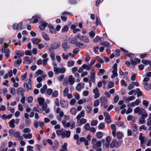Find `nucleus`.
Masks as SVG:
<instances>
[{"label": "nucleus", "mask_w": 151, "mask_h": 151, "mask_svg": "<svg viewBox=\"0 0 151 151\" xmlns=\"http://www.w3.org/2000/svg\"><path fill=\"white\" fill-rule=\"evenodd\" d=\"M81 40L86 43H88L89 42V40L87 37L85 36H83L81 37Z\"/></svg>", "instance_id": "24"}, {"label": "nucleus", "mask_w": 151, "mask_h": 151, "mask_svg": "<svg viewBox=\"0 0 151 151\" xmlns=\"http://www.w3.org/2000/svg\"><path fill=\"white\" fill-rule=\"evenodd\" d=\"M52 90L51 88H49L47 91V93L49 95H51L52 94Z\"/></svg>", "instance_id": "58"}, {"label": "nucleus", "mask_w": 151, "mask_h": 151, "mask_svg": "<svg viewBox=\"0 0 151 151\" xmlns=\"http://www.w3.org/2000/svg\"><path fill=\"white\" fill-rule=\"evenodd\" d=\"M46 76V74H43L41 77H38L37 78V80L39 83H40L42 82L43 80L45 79Z\"/></svg>", "instance_id": "23"}, {"label": "nucleus", "mask_w": 151, "mask_h": 151, "mask_svg": "<svg viewBox=\"0 0 151 151\" xmlns=\"http://www.w3.org/2000/svg\"><path fill=\"white\" fill-rule=\"evenodd\" d=\"M91 80L93 83H95V72L94 70H92L90 73Z\"/></svg>", "instance_id": "10"}, {"label": "nucleus", "mask_w": 151, "mask_h": 151, "mask_svg": "<svg viewBox=\"0 0 151 151\" xmlns=\"http://www.w3.org/2000/svg\"><path fill=\"white\" fill-rule=\"evenodd\" d=\"M130 62L133 66H135L137 64V63H140V60L138 58H136L134 59H131Z\"/></svg>", "instance_id": "14"}, {"label": "nucleus", "mask_w": 151, "mask_h": 151, "mask_svg": "<svg viewBox=\"0 0 151 151\" xmlns=\"http://www.w3.org/2000/svg\"><path fill=\"white\" fill-rule=\"evenodd\" d=\"M84 127L85 129L87 130H89L90 128V124L88 123L84 125Z\"/></svg>", "instance_id": "51"}, {"label": "nucleus", "mask_w": 151, "mask_h": 151, "mask_svg": "<svg viewBox=\"0 0 151 151\" xmlns=\"http://www.w3.org/2000/svg\"><path fill=\"white\" fill-rule=\"evenodd\" d=\"M99 90L97 87L93 90V93L95 94L94 97L95 99H97L98 98L100 95V94L99 92Z\"/></svg>", "instance_id": "18"}, {"label": "nucleus", "mask_w": 151, "mask_h": 151, "mask_svg": "<svg viewBox=\"0 0 151 151\" xmlns=\"http://www.w3.org/2000/svg\"><path fill=\"white\" fill-rule=\"evenodd\" d=\"M24 89L21 88H19L17 91V93L19 95H21L22 96H24Z\"/></svg>", "instance_id": "21"}, {"label": "nucleus", "mask_w": 151, "mask_h": 151, "mask_svg": "<svg viewBox=\"0 0 151 151\" xmlns=\"http://www.w3.org/2000/svg\"><path fill=\"white\" fill-rule=\"evenodd\" d=\"M139 103V101L138 99H136L134 102H132L130 106L134 107L138 105Z\"/></svg>", "instance_id": "29"}, {"label": "nucleus", "mask_w": 151, "mask_h": 151, "mask_svg": "<svg viewBox=\"0 0 151 151\" xmlns=\"http://www.w3.org/2000/svg\"><path fill=\"white\" fill-rule=\"evenodd\" d=\"M120 145H119V143L117 142L116 140L115 139H114L111 142L110 146L111 148H113L114 147H118Z\"/></svg>", "instance_id": "9"}, {"label": "nucleus", "mask_w": 151, "mask_h": 151, "mask_svg": "<svg viewBox=\"0 0 151 151\" xmlns=\"http://www.w3.org/2000/svg\"><path fill=\"white\" fill-rule=\"evenodd\" d=\"M31 132V130L28 128H26L23 130V132L24 133H29Z\"/></svg>", "instance_id": "59"}, {"label": "nucleus", "mask_w": 151, "mask_h": 151, "mask_svg": "<svg viewBox=\"0 0 151 151\" xmlns=\"http://www.w3.org/2000/svg\"><path fill=\"white\" fill-rule=\"evenodd\" d=\"M112 69H113L112 71L113 74L111 76V78H114L115 77L117 76L118 74L117 73V65L116 63L114 64L113 67Z\"/></svg>", "instance_id": "5"}, {"label": "nucleus", "mask_w": 151, "mask_h": 151, "mask_svg": "<svg viewBox=\"0 0 151 151\" xmlns=\"http://www.w3.org/2000/svg\"><path fill=\"white\" fill-rule=\"evenodd\" d=\"M71 132L69 131H67L63 129L62 133V138H64L65 137L69 138L70 136Z\"/></svg>", "instance_id": "7"}, {"label": "nucleus", "mask_w": 151, "mask_h": 151, "mask_svg": "<svg viewBox=\"0 0 151 151\" xmlns=\"http://www.w3.org/2000/svg\"><path fill=\"white\" fill-rule=\"evenodd\" d=\"M31 41L34 44L37 45L40 42V40L36 38H33L32 39Z\"/></svg>", "instance_id": "30"}, {"label": "nucleus", "mask_w": 151, "mask_h": 151, "mask_svg": "<svg viewBox=\"0 0 151 151\" xmlns=\"http://www.w3.org/2000/svg\"><path fill=\"white\" fill-rule=\"evenodd\" d=\"M68 82L70 85H73L75 82V79L72 75H70L68 77Z\"/></svg>", "instance_id": "15"}, {"label": "nucleus", "mask_w": 151, "mask_h": 151, "mask_svg": "<svg viewBox=\"0 0 151 151\" xmlns=\"http://www.w3.org/2000/svg\"><path fill=\"white\" fill-rule=\"evenodd\" d=\"M54 144V145L52 146V148L53 150H56L59 146L58 143L56 140H55Z\"/></svg>", "instance_id": "32"}, {"label": "nucleus", "mask_w": 151, "mask_h": 151, "mask_svg": "<svg viewBox=\"0 0 151 151\" xmlns=\"http://www.w3.org/2000/svg\"><path fill=\"white\" fill-rule=\"evenodd\" d=\"M142 110L139 114L141 115V117L145 119L147 117L148 114L145 109Z\"/></svg>", "instance_id": "20"}, {"label": "nucleus", "mask_w": 151, "mask_h": 151, "mask_svg": "<svg viewBox=\"0 0 151 151\" xmlns=\"http://www.w3.org/2000/svg\"><path fill=\"white\" fill-rule=\"evenodd\" d=\"M100 44L101 45H104V46H106L107 47H109V43L105 42H101L100 43Z\"/></svg>", "instance_id": "45"}, {"label": "nucleus", "mask_w": 151, "mask_h": 151, "mask_svg": "<svg viewBox=\"0 0 151 151\" xmlns=\"http://www.w3.org/2000/svg\"><path fill=\"white\" fill-rule=\"evenodd\" d=\"M104 116L105 117V122L107 123H110L111 122V117L109 113L107 112H104Z\"/></svg>", "instance_id": "6"}, {"label": "nucleus", "mask_w": 151, "mask_h": 151, "mask_svg": "<svg viewBox=\"0 0 151 151\" xmlns=\"http://www.w3.org/2000/svg\"><path fill=\"white\" fill-rule=\"evenodd\" d=\"M86 111L88 113H90L92 111V109L89 105L87 106L85 108Z\"/></svg>", "instance_id": "38"}, {"label": "nucleus", "mask_w": 151, "mask_h": 151, "mask_svg": "<svg viewBox=\"0 0 151 151\" xmlns=\"http://www.w3.org/2000/svg\"><path fill=\"white\" fill-rule=\"evenodd\" d=\"M27 151H33L32 150L33 147L32 146L30 145H28L27 147Z\"/></svg>", "instance_id": "56"}, {"label": "nucleus", "mask_w": 151, "mask_h": 151, "mask_svg": "<svg viewBox=\"0 0 151 151\" xmlns=\"http://www.w3.org/2000/svg\"><path fill=\"white\" fill-rule=\"evenodd\" d=\"M105 72V71L103 69H100L99 72L97 74V75L98 76L102 75H103V73H104Z\"/></svg>", "instance_id": "43"}, {"label": "nucleus", "mask_w": 151, "mask_h": 151, "mask_svg": "<svg viewBox=\"0 0 151 151\" xmlns=\"http://www.w3.org/2000/svg\"><path fill=\"white\" fill-rule=\"evenodd\" d=\"M86 122V120L84 118H82L80 120V123L81 124H84Z\"/></svg>", "instance_id": "55"}, {"label": "nucleus", "mask_w": 151, "mask_h": 151, "mask_svg": "<svg viewBox=\"0 0 151 151\" xmlns=\"http://www.w3.org/2000/svg\"><path fill=\"white\" fill-rule=\"evenodd\" d=\"M145 119L141 117L139 119V123L140 124H142L144 123L145 122Z\"/></svg>", "instance_id": "49"}, {"label": "nucleus", "mask_w": 151, "mask_h": 151, "mask_svg": "<svg viewBox=\"0 0 151 151\" xmlns=\"http://www.w3.org/2000/svg\"><path fill=\"white\" fill-rule=\"evenodd\" d=\"M76 46L78 47L84 48L86 46L83 43L81 42H77L76 43Z\"/></svg>", "instance_id": "25"}, {"label": "nucleus", "mask_w": 151, "mask_h": 151, "mask_svg": "<svg viewBox=\"0 0 151 151\" xmlns=\"http://www.w3.org/2000/svg\"><path fill=\"white\" fill-rule=\"evenodd\" d=\"M66 69L64 67L61 68H57V65L56 64L53 65V70L55 75H58L60 73H64L66 71Z\"/></svg>", "instance_id": "2"}, {"label": "nucleus", "mask_w": 151, "mask_h": 151, "mask_svg": "<svg viewBox=\"0 0 151 151\" xmlns=\"http://www.w3.org/2000/svg\"><path fill=\"white\" fill-rule=\"evenodd\" d=\"M42 36L43 38L46 40L49 41L50 40V38L48 37L47 34L44 32L42 33Z\"/></svg>", "instance_id": "36"}, {"label": "nucleus", "mask_w": 151, "mask_h": 151, "mask_svg": "<svg viewBox=\"0 0 151 151\" xmlns=\"http://www.w3.org/2000/svg\"><path fill=\"white\" fill-rule=\"evenodd\" d=\"M148 102L146 100H144L142 101L143 104L147 107L148 106Z\"/></svg>", "instance_id": "64"}, {"label": "nucleus", "mask_w": 151, "mask_h": 151, "mask_svg": "<svg viewBox=\"0 0 151 151\" xmlns=\"http://www.w3.org/2000/svg\"><path fill=\"white\" fill-rule=\"evenodd\" d=\"M114 86V83L112 81H111L109 83V84L108 85V87L109 88H111L113 87Z\"/></svg>", "instance_id": "61"}, {"label": "nucleus", "mask_w": 151, "mask_h": 151, "mask_svg": "<svg viewBox=\"0 0 151 151\" xmlns=\"http://www.w3.org/2000/svg\"><path fill=\"white\" fill-rule=\"evenodd\" d=\"M74 64V61H69L67 63V66L68 67H71L73 66Z\"/></svg>", "instance_id": "42"}, {"label": "nucleus", "mask_w": 151, "mask_h": 151, "mask_svg": "<svg viewBox=\"0 0 151 151\" xmlns=\"http://www.w3.org/2000/svg\"><path fill=\"white\" fill-rule=\"evenodd\" d=\"M99 101L98 100H96L94 101L93 105L94 107H96L98 106L99 105Z\"/></svg>", "instance_id": "53"}, {"label": "nucleus", "mask_w": 151, "mask_h": 151, "mask_svg": "<svg viewBox=\"0 0 151 151\" xmlns=\"http://www.w3.org/2000/svg\"><path fill=\"white\" fill-rule=\"evenodd\" d=\"M100 101L102 106H104V107L107 108L108 106L107 105V99L104 97H101L99 99Z\"/></svg>", "instance_id": "8"}, {"label": "nucleus", "mask_w": 151, "mask_h": 151, "mask_svg": "<svg viewBox=\"0 0 151 151\" xmlns=\"http://www.w3.org/2000/svg\"><path fill=\"white\" fill-rule=\"evenodd\" d=\"M37 101L40 105L44 104V99L43 98L40 97L37 99Z\"/></svg>", "instance_id": "34"}, {"label": "nucleus", "mask_w": 151, "mask_h": 151, "mask_svg": "<svg viewBox=\"0 0 151 151\" xmlns=\"http://www.w3.org/2000/svg\"><path fill=\"white\" fill-rule=\"evenodd\" d=\"M67 143L66 142L64 143V144L62 145V149H61L60 150H67Z\"/></svg>", "instance_id": "46"}, {"label": "nucleus", "mask_w": 151, "mask_h": 151, "mask_svg": "<svg viewBox=\"0 0 151 151\" xmlns=\"http://www.w3.org/2000/svg\"><path fill=\"white\" fill-rule=\"evenodd\" d=\"M70 111L71 114H72L76 115V109L74 107L71 108L70 110Z\"/></svg>", "instance_id": "41"}, {"label": "nucleus", "mask_w": 151, "mask_h": 151, "mask_svg": "<svg viewBox=\"0 0 151 151\" xmlns=\"http://www.w3.org/2000/svg\"><path fill=\"white\" fill-rule=\"evenodd\" d=\"M98 123V122L96 120H92L91 123V125L93 126H95L97 125Z\"/></svg>", "instance_id": "44"}, {"label": "nucleus", "mask_w": 151, "mask_h": 151, "mask_svg": "<svg viewBox=\"0 0 151 151\" xmlns=\"http://www.w3.org/2000/svg\"><path fill=\"white\" fill-rule=\"evenodd\" d=\"M93 148L96 151H101L102 149L100 148L101 146V141H97L95 138H93L91 141Z\"/></svg>", "instance_id": "1"}, {"label": "nucleus", "mask_w": 151, "mask_h": 151, "mask_svg": "<svg viewBox=\"0 0 151 151\" xmlns=\"http://www.w3.org/2000/svg\"><path fill=\"white\" fill-rule=\"evenodd\" d=\"M63 131V129H62L61 130H57L56 131V134L58 135H61L62 136V133Z\"/></svg>", "instance_id": "63"}, {"label": "nucleus", "mask_w": 151, "mask_h": 151, "mask_svg": "<svg viewBox=\"0 0 151 151\" xmlns=\"http://www.w3.org/2000/svg\"><path fill=\"white\" fill-rule=\"evenodd\" d=\"M142 133H140L139 134V139L140 141V145L142 146V144L144 143L145 141V137H143Z\"/></svg>", "instance_id": "17"}, {"label": "nucleus", "mask_w": 151, "mask_h": 151, "mask_svg": "<svg viewBox=\"0 0 151 151\" xmlns=\"http://www.w3.org/2000/svg\"><path fill=\"white\" fill-rule=\"evenodd\" d=\"M103 133L101 132H99L96 133V136L99 139L103 137Z\"/></svg>", "instance_id": "40"}, {"label": "nucleus", "mask_w": 151, "mask_h": 151, "mask_svg": "<svg viewBox=\"0 0 151 151\" xmlns=\"http://www.w3.org/2000/svg\"><path fill=\"white\" fill-rule=\"evenodd\" d=\"M105 127V125L103 123H101L99 124L98 127L100 129H103Z\"/></svg>", "instance_id": "60"}, {"label": "nucleus", "mask_w": 151, "mask_h": 151, "mask_svg": "<svg viewBox=\"0 0 151 151\" xmlns=\"http://www.w3.org/2000/svg\"><path fill=\"white\" fill-rule=\"evenodd\" d=\"M144 109L142 108H140L139 107H137L134 110V112L135 113H139V114L141 112V111Z\"/></svg>", "instance_id": "27"}, {"label": "nucleus", "mask_w": 151, "mask_h": 151, "mask_svg": "<svg viewBox=\"0 0 151 151\" xmlns=\"http://www.w3.org/2000/svg\"><path fill=\"white\" fill-rule=\"evenodd\" d=\"M103 40L104 39L103 38H100L99 37L97 36L94 38L93 40V42H99L101 40Z\"/></svg>", "instance_id": "37"}, {"label": "nucleus", "mask_w": 151, "mask_h": 151, "mask_svg": "<svg viewBox=\"0 0 151 151\" xmlns=\"http://www.w3.org/2000/svg\"><path fill=\"white\" fill-rule=\"evenodd\" d=\"M143 84L145 85L144 88L145 89L149 90L151 88V83L148 84L146 82H144Z\"/></svg>", "instance_id": "31"}, {"label": "nucleus", "mask_w": 151, "mask_h": 151, "mask_svg": "<svg viewBox=\"0 0 151 151\" xmlns=\"http://www.w3.org/2000/svg\"><path fill=\"white\" fill-rule=\"evenodd\" d=\"M68 88H66L63 91V95L65 96H66L67 94H68Z\"/></svg>", "instance_id": "48"}, {"label": "nucleus", "mask_w": 151, "mask_h": 151, "mask_svg": "<svg viewBox=\"0 0 151 151\" xmlns=\"http://www.w3.org/2000/svg\"><path fill=\"white\" fill-rule=\"evenodd\" d=\"M63 127L65 128L69 127L70 126V129H72L75 127V122L73 121L70 122H66L65 121L63 120L62 121Z\"/></svg>", "instance_id": "3"}, {"label": "nucleus", "mask_w": 151, "mask_h": 151, "mask_svg": "<svg viewBox=\"0 0 151 151\" xmlns=\"http://www.w3.org/2000/svg\"><path fill=\"white\" fill-rule=\"evenodd\" d=\"M68 28L67 26L65 25L62 29V32H67L68 30Z\"/></svg>", "instance_id": "47"}, {"label": "nucleus", "mask_w": 151, "mask_h": 151, "mask_svg": "<svg viewBox=\"0 0 151 151\" xmlns=\"http://www.w3.org/2000/svg\"><path fill=\"white\" fill-rule=\"evenodd\" d=\"M60 104L62 107L64 108L66 106V103L65 101L62 100L60 101Z\"/></svg>", "instance_id": "57"}, {"label": "nucleus", "mask_w": 151, "mask_h": 151, "mask_svg": "<svg viewBox=\"0 0 151 151\" xmlns=\"http://www.w3.org/2000/svg\"><path fill=\"white\" fill-rule=\"evenodd\" d=\"M85 115V111L84 110H82L81 112L76 116V118L78 121L81 118L84 117Z\"/></svg>", "instance_id": "16"}, {"label": "nucleus", "mask_w": 151, "mask_h": 151, "mask_svg": "<svg viewBox=\"0 0 151 151\" xmlns=\"http://www.w3.org/2000/svg\"><path fill=\"white\" fill-rule=\"evenodd\" d=\"M48 27L49 28V31L51 33L54 34L56 33V30H55L53 26L52 25L49 24L48 26Z\"/></svg>", "instance_id": "22"}, {"label": "nucleus", "mask_w": 151, "mask_h": 151, "mask_svg": "<svg viewBox=\"0 0 151 151\" xmlns=\"http://www.w3.org/2000/svg\"><path fill=\"white\" fill-rule=\"evenodd\" d=\"M81 86L82 85L81 83H78L76 87V89L78 91H81Z\"/></svg>", "instance_id": "50"}, {"label": "nucleus", "mask_w": 151, "mask_h": 151, "mask_svg": "<svg viewBox=\"0 0 151 151\" xmlns=\"http://www.w3.org/2000/svg\"><path fill=\"white\" fill-rule=\"evenodd\" d=\"M48 75L50 78L52 77L54 75V73L52 71H50L48 73Z\"/></svg>", "instance_id": "62"}, {"label": "nucleus", "mask_w": 151, "mask_h": 151, "mask_svg": "<svg viewBox=\"0 0 151 151\" xmlns=\"http://www.w3.org/2000/svg\"><path fill=\"white\" fill-rule=\"evenodd\" d=\"M43 72L42 70L40 69H39L37 71L36 73H35V76L36 77H37L39 76V75H40L42 74H43Z\"/></svg>", "instance_id": "39"}, {"label": "nucleus", "mask_w": 151, "mask_h": 151, "mask_svg": "<svg viewBox=\"0 0 151 151\" xmlns=\"http://www.w3.org/2000/svg\"><path fill=\"white\" fill-rule=\"evenodd\" d=\"M91 66L90 65H88L86 64H83L81 67H80L78 70V72L79 73H82L83 70H89L91 68Z\"/></svg>", "instance_id": "4"}, {"label": "nucleus", "mask_w": 151, "mask_h": 151, "mask_svg": "<svg viewBox=\"0 0 151 151\" xmlns=\"http://www.w3.org/2000/svg\"><path fill=\"white\" fill-rule=\"evenodd\" d=\"M61 47L63 49L64 51H66L69 48L67 41H64L62 43Z\"/></svg>", "instance_id": "12"}, {"label": "nucleus", "mask_w": 151, "mask_h": 151, "mask_svg": "<svg viewBox=\"0 0 151 151\" xmlns=\"http://www.w3.org/2000/svg\"><path fill=\"white\" fill-rule=\"evenodd\" d=\"M15 120L14 119H12L9 122V125L10 127L12 128H14L15 127L14 124Z\"/></svg>", "instance_id": "33"}, {"label": "nucleus", "mask_w": 151, "mask_h": 151, "mask_svg": "<svg viewBox=\"0 0 151 151\" xmlns=\"http://www.w3.org/2000/svg\"><path fill=\"white\" fill-rule=\"evenodd\" d=\"M47 25L48 24L47 23L43 22L40 23V25L39 26V28L40 29L44 30Z\"/></svg>", "instance_id": "19"}, {"label": "nucleus", "mask_w": 151, "mask_h": 151, "mask_svg": "<svg viewBox=\"0 0 151 151\" xmlns=\"http://www.w3.org/2000/svg\"><path fill=\"white\" fill-rule=\"evenodd\" d=\"M86 139L84 137H81L79 140L77 141V143L78 145H80L81 142H84L86 141Z\"/></svg>", "instance_id": "35"}, {"label": "nucleus", "mask_w": 151, "mask_h": 151, "mask_svg": "<svg viewBox=\"0 0 151 151\" xmlns=\"http://www.w3.org/2000/svg\"><path fill=\"white\" fill-rule=\"evenodd\" d=\"M31 80L30 79H29V82L27 83H25L24 85V88L29 91V89H31V85L30 83Z\"/></svg>", "instance_id": "11"}, {"label": "nucleus", "mask_w": 151, "mask_h": 151, "mask_svg": "<svg viewBox=\"0 0 151 151\" xmlns=\"http://www.w3.org/2000/svg\"><path fill=\"white\" fill-rule=\"evenodd\" d=\"M65 76L63 74H61L58 77V79L59 81H62L64 78Z\"/></svg>", "instance_id": "54"}, {"label": "nucleus", "mask_w": 151, "mask_h": 151, "mask_svg": "<svg viewBox=\"0 0 151 151\" xmlns=\"http://www.w3.org/2000/svg\"><path fill=\"white\" fill-rule=\"evenodd\" d=\"M22 136L26 139H30L32 138V134L30 133H28L27 134H23Z\"/></svg>", "instance_id": "26"}, {"label": "nucleus", "mask_w": 151, "mask_h": 151, "mask_svg": "<svg viewBox=\"0 0 151 151\" xmlns=\"http://www.w3.org/2000/svg\"><path fill=\"white\" fill-rule=\"evenodd\" d=\"M77 42V39L75 38H73L70 40V43L73 44Z\"/></svg>", "instance_id": "52"}, {"label": "nucleus", "mask_w": 151, "mask_h": 151, "mask_svg": "<svg viewBox=\"0 0 151 151\" xmlns=\"http://www.w3.org/2000/svg\"><path fill=\"white\" fill-rule=\"evenodd\" d=\"M32 18L34 19L33 22V23H35L37 22L38 19H40L41 17L39 15H37L35 16H33L32 17Z\"/></svg>", "instance_id": "28"}, {"label": "nucleus", "mask_w": 151, "mask_h": 151, "mask_svg": "<svg viewBox=\"0 0 151 151\" xmlns=\"http://www.w3.org/2000/svg\"><path fill=\"white\" fill-rule=\"evenodd\" d=\"M60 44L57 42L53 43L51 45V48L52 49L55 50L58 48L60 47Z\"/></svg>", "instance_id": "13"}]
</instances>
